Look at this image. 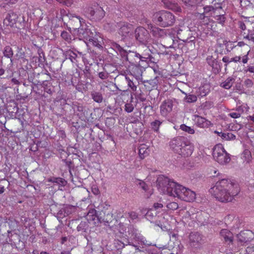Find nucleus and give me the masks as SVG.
I'll return each instance as SVG.
<instances>
[{
	"instance_id": "obj_1",
	"label": "nucleus",
	"mask_w": 254,
	"mask_h": 254,
	"mask_svg": "<svg viewBox=\"0 0 254 254\" xmlns=\"http://www.w3.org/2000/svg\"><path fill=\"white\" fill-rule=\"evenodd\" d=\"M210 192L218 200L226 202L231 201L233 196L238 194L239 189L237 185L230 180L222 179L216 182L210 190Z\"/></svg>"
},
{
	"instance_id": "obj_2",
	"label": "nucleus",
	"mask_w": 254,
	"mask_h": 254,
	"mask_svg": "<svg viewBox=\"0 0 254 254\" xmlns=\"http://www.w3.org/2000/svg\"><path fill=\"white\" fill-rule=\"evenodd\" d=\"M158 189L163 193L167 194L181 199L182 194L185 193L186 187L177 183L163 175L159 176L156 181Z\"/></svg>"
},
{
	"instance_id": "obj_3",
	"label": "nucleus",
	"mask_w": 254,
	"mask_h": 254,
	"mask_svg": "<svg viewBox=\"0 0 254 254\" xmlns=\"http://www.w3.org/2000/svg\"><path fill=\"white\" fill-rule=\"evenodd\" d=\"M170 146L174 152L185 157L190 156L193 151V146L182 137H177L171 140Z\"/></svg>"
},
{
	"instance_id": "obj_4",
	"label": "nucleus",
	"mask_w": 254,
	"mask_h": 254,
	"mask_svg": "<svg viewBox=\"0 0 254 254\" xmlns=\"http://www.w3.org/2000/svg\"><path fill=\"white\" fill-rule=\"evenodd\" d=\"M156 23L161 27L171 26L175 22V16L170 12L165 10L160 11L154 15Z\"/></svg>"
},
{
	"instance_id": "obj_5",
	"label": "nucleus",
	"mask_w": 254,
	"mask_h": 254,
	"mask_svg": "<svg viewBox=\"0 0 254 254\" xmlns=\"http://www.w3.org/2000/svg\"><path fill=\"white\" fill-rule=\"evenodd\" d=\"M3 24L19 29L23 28L25 26L24 17L12 11H10L6 15L3 20Z\"/></svg>"
},
{
	"instance_id": "obj_6",
	"label": "nucleus",
	"mask_w": 254,
	"mask_h": 254,
	"mask_svg": "<svg viewBox=\"0 0 254 254\" xmlns=\"http://www.w3.org/2000/svg\"><path fill=\"white\" fill-rule=\"evenodd\" d=\"M212 155L214 159L221 165L228 163L231 160L229 154L220 144H217L213 147Z\"/></svg>"
},
{
	"instance_id": "obj_7",
	"label": "nucleus",
	"mask_w": 254,
	"mask_h": 254,
	"mask_svg": "<svg viewBox=\"0 0 254 254\" xmlns=\"http://www.w3.org/2000/svg\"><path fill=\"white\" fill-rule=\"evenodd\" d=\"M129 235L128 237V245L135 248V250H138V245H148L144 238L138 232V230L134 228H130L129 231Z\"/></svg>"
},
{
	"instance_id": "obj_8",
	"label": "nucleus",
	"mask_w": 254,
	"mask_h": 254,
	"mask_svg": "<svg viewBox=\"0 0 254 254\" xmlns=\"http://www.w3.org/2000/svg\"><path fill=\"white\" fill-rule=\"evenodd\" d=\"M201 10V7L197 9L198 11L196 15L199 19L204 20L206 19V21L209 20V17H212V15L215 14V13H217L219 9L215 8L211 5L204 6Z\"/></svg>"
},
{
	"instance_id": "obj_9",
	"label": "nucleus",
	"mask_w": 254,
	"mask_h": 254,
	"mask_svg": "<svg viewBox=\"0 0 254 254\" xmlns=\"http://www.w3.org/2000/svg\"><path fill=\"white\" fill-rule=\"evenodd\" d=\"M86 12L88 17L95 20H100L105 16V12L101 7H97L95 8L90 7Z\"/></svg>"
},
{
	"instance_id": "obj_10",
	"label": "nucleus",
	"mask_w": 254,
	"mask_h": 254,
	"mask_svg": "<svg viewBox=\"0 0 254 254\" xmlns=\"http://www.w3.org/2000/svg\"><path fill=\"white\" fill-rule=\"evenodd\" d=\"M190 246L195 249H199L203 243L202 236L197 232L191 233L189 236Z\"/></svg>"
},
{
	"instance_id": "obj_11",
	"label": "nucleus",
	"mask_w": 254,
	"mask_h": 254,
	"mask_svg": "<svg viewBox=\"0 0 254 254\" xmlns=\"http://www.w3.org/2000/svg\"><path fill=\"white\" fill-rule=\"evenodd\" d=\"M134 34L136 40L140 43L147 41L149 38L148 31L143 27L136 28L134 30Z\"/></svg>"
},
{
	"instance_id": "obj_12",
	"label": "nucleus",
	"mask_w": 254,
	"mask_h": 254,
	"mask_svg": "<svg viewBox=\"0 0 254 254\" xmlns=\"http://www.w3.org/2000/svg\"><path fill=\"white\" fill-rule=\"evenodd\" d=\"M86 219L88 223L92 221L95 226H98L101 223V216L98 215L95 209H90L87 214Z\"/></svg>"
},
{
	"instance_id": "obj_13",
	"label": "nucleus",
	"mask_w": 254,
	"mask_h": 254,
	"mask_svg": "<svg viewBox=\"0 0 254 254\" xmlns=\"http://www.w3.org/2000/svg\"><path fill=\"white\" fill-rule=\"evenodd\" d=\"M128 71L131 75L135 78L137 81L142 76V71L139 64H129L128 65Z\"/></svg>"
},
{
	"instance_id": "obj_14",
	"label": "nucleus",
	"mask_w": 254,
	"mask_h": 254,
	"mask_svg": "<svg viewBox=\"0 0 254 254\" xmlns=\"http://www.w3.org/2000/svg\"><path fill=\"white\" fill-rule=\"evenodd\" d=\"M106 105L107 106L106 112L111 114L119 116L122 112L121 108L118 107V105H117L115 99H112L110 103L108 102V105L106 104Z\"/></svg>"
},
{
	"instance_id": "obj_15",
	"label": "nucleus",
	"mask_w": 254,
	"mask_h": 254,
	"mask_svg": "<svg viewBox=\"0 0 254 254\" xmlns=\"http://www.w3.org/2000/svg\"><path fill=\"white\" fill-rule=\"evenodd\" d=\"M148 29L152 34L156 38H165L169 37L167 35L169 31L154 26L152 25H148Z\"/></svg>"
},
{
	"instance_id": "obj_16",
	"label": "nucleus",
	"mask_w": 254,
	"mask_h": 254,
	"mask_svg": "<svg viewBox=\"0 0 254 254\" xmlns=\"http://www.w3.org/2000/svg\"><path fill=\"white\" fill-rule=\"evenodd\" d=\"M83 19L81 18L79 16L72 14V15H69V18L68 19V25H69V28H72L74 30H78L79 26H82V21Z\"/></svg>"
},
{
	"instance_id": "obj_17",
	"label": "nucleus",
	"mask_w": 254,
	"mask_h": 254,
	"mask_svg": "<svg viewBox=\"0 0 254 254\" xmlns=\"http://www.w3.org/2000/svg\"><path fill=\"white\" fill-rule=\"evenodd\" d=\"M77 34L80 39H85L89 41H93V33L90 29L79 28L77 31Z\"/></svg>"
},
{
	"instance_id": "obj_18",
	"label": "nucleus",
	"mask_w": 254,
	"mask_h": 254,
	"mask_svg": "<svg viewBox=\"0 0 254 254\" xmlns=\"http://www.w3.org/2000/svg\"><path fill=\"white\" fill-rule=\"evenodd\" d=\"M173 103L171 100L168 99L163 102L160 106V113L163 116H166L173 109Z\"/></svg>"
},
{
	"instance_id": "obj_19",
	"label": "nucleus",
	"mask_w": 254,
	"mask_h": 254,
	"mask_svg": "<svg viewBox=\"0 0 254 254\" xmlns=\"http://www.w3.org/2000/svg\"><path fill=\"white\" fill-rule=\"evenodd\" d=\"M141 60V55L139 53L128 50V63L129 64H138Z\"/></svg>"
},
{
	"instance_id": "obj_20",
	"label": "nucleus",
	"mask_w": 254,
	"mask_h": 254,
	"mask_svg": "<svg viewBox=\"0 0 254 254\" xmlns=\"http://www.w3.org/2000/svg\"><path fill=\"white\" fill-rule=\"evenodd\" d=\"M195 199V193L187 188L185 190V193L182 194V195L181 196V199L186 201H192Z\"/></svg>"
},
{
	"instance_id": "obj_21",
	"label": "nucleus",
	"mask_w": 254,
	"mask_h": 254,
	"mask_svg": "<svg viewBox=\"0 0 254 254\" xmlns=\"http://www.w3.org/2000/svg\"><path fill=\"white\" fill-rule=\"evenodd\" d=\"M194 120L195 121L197 126L199 127H208L211 125V122L209 121L206 120L203 117L198 115L195 116Z\"/></svg>"
},
{
	"instance_id": "obj_22",
	"label": "nucleus",
	"mask_w": 254,
	"mask_h": 254,
	"mask_svg": "<svg viewBox=\"0 0 254 254\" xmlns=\"http://www.w3.org/2000/svg\"><path fill=\"white\" fill-rule=\"evenodd\" d=\"M185 5L191 9L196 8V9L201 7V3L202 0H182Z\"/></svg>"
},
{
	"instance_id": "obj_23",
	"label": "nucleus",
	"mask_w": 254,
	"mask_h": 254,
	"mask_svg": "<svg viewBox=\"0 0 254 254\" xmlns=\"http://www.w3.org/2000/svg\"><path fill=\"white\" fill-rule=\"evenodd\" d=\"M112 48L122 58H124L126 61H127V52L123 47L119 44L113 43L112 44Z\"/></svg>"
},
{
	"instance_id": "obj_24",
	"label": "nucleus",
	"mask_w": 254,
	"mask_h": 254,
	"mask_svg": "<svg viewBox=\"0 0 254 254\" xmlns=\"http://www.w3.org/2000/svg\"><path fill=\"white\" fill-rule=\"evenodd\" d=\"M204 29L206 30L205 33L207 35L211 36L214 35V33L216 32V24L214 21H209L208 22L206 23Z\"/></svg>"
},
{
	"instance_id": "obj_25",
	"label": "nucleus",
	"mask_w": 254,
	"mask_h": 254,
	"mask_svg": "<svg viewBox=\"0 0 254 254\" xmlns=\"http://www.w3.org/2000/svg\"><path fill=\"white\" fill-rule=\"evenodd\" d=\"M6 111L12 116H15L18 111V107L15 102H10L6 106Z\"/></svg>"
},
{
	"instance_id": "obj_26",
	"label": "nucleus",
	"mask_w": 254,
	"mask_h": 254,
	"mask_svg": "<svg viewBox=\"0 0 254 254\" xmlns=\"http://www.w3.org/2000/svg\"><path fill=\"white\" fill-rule=\"evenodd\" d=\"M139 157L142 159L147 156L149 154L148 146L145 144H141L137 148Z\"/></svg>"
},
{
	"instance_id": "obj_27",
	"label": "nucleus",
	"mask_w": 254,
	"mask_h": 254,
	"mask_svg": "<svg viewBox=\"0 0 254 254\" xmlns=\"http://www.w3.org/2000/svg\"><path fill=\"white\" fill-rule=\"evenodd\" d=\"M143 48L144 49V51L141 55V58L142 59L141 61H144L145 60H149L150 62L154 63L155 62L153 61L154 59L152 56L150 52V50L148 49L146 46H144Z\"/></svg>"
},
{
	"instance_id": "obj_28",
	"label": "nucleus",
	"mask_w": 254,
	"mask_h": 254,
	"mask_svg": "<svg viewBox=\"0 0 254 254\" xmlns=\"http://www.w3.org/2000/svg\"><path fill=\"white\" fill-rule=\"evenodd\" d=\"M220 234L226 242H229V243L233 242V234L228 230L226 229L221 230Z\"/></svg>"
},
{
	"instance_id": "obj_29",
	"label": "nucleus",
	"mask_w": 254,
	"mask_h": 254,
	"mask_svg": "<svg viewBox=\"0 0 254 254\" xmlns=\"http://www.w3.org/2000/svg\"><path fill=\"white\" fill-rule=\"evenodd\" d=\"M89 223L87 221H81L80 224L77 227V230L78 232L81 233H87L89 230Z\"/></svg>"
},
{
	"instance_id": "obj_30",
	"label": "nucleus",
	"mask_w": 254,
	"mask_h": 254,
	"mask_svg": "<svg viewBox=\"0 0 254 254\" xmlns=\"http://www.w3.org/2000/svg\"><path fill=\"white\" fill-rule=\"evenodd\" d=\"M206 61L208 64L213 68L219 69L220 66L218 61L216 59L213 58L212 56H208L206 58Z\"/></svg>"
},
{
	"instance_id": "obj_31",
	"label": "nucleus",
	"mask_w": 254,
	"mask_h": 254,
	"mask_svg": "<svg viewBox=\"0 0 254 254\" xmlns=\"http://www.w3.org/2000/svg\"><path fill=\"white\" fill-rule=\"evenodd\" d=\"M2 53L3 56L7 58L10 59L11 63H12L13 60L12 58L13 55V52L12 48L10 46H5L2 51Z\"/></svg>"
},
{
	"instance_id": "obj_32",
	"label": "nucleus",
	"mask_w": 254,
	"mask_h": 254,
	"mask_svg": "<svg viewBox=\"0 0 254 254\" xmlns=\"http://www.w3.org/2000/svg\"><path fill=\"white\" fill-rule=\"evenodd\" d=\"M235 78L232 77L227 78L224 82L221 83L220 86L226 89H229L235 82Z\"/></svg>"
},
{
	"instance_id": "obj_33",
	"label": "nucleus",
	"mask_w": 254,
	"mask_h": 254,
	"mask_svg": "<svg viewBox=\"0 0 254 254\" xmlns=\"http://www.w3.org/2000/svg\"><path fill=\"white\" fill-rule=\"evenodd\" d=\"M48 182L56 184L61 187H64L67 184V181L61 178H51L48 179Z\"/></svg>"
},
{
	"instance_id": "obj_34",
	"label": "nucleus",
	"mask_w": 254,
	"mask_h": 254,
	"mask_svg": "<svg viewBox=\"0 0 254 254\" xmlns=\"http://www.w3.org/2000/svg\"><path fill=\"white\" fill-rule=\"evenodd\" d=\"M92 99L96 102L100 103L103 101V97L102 93L96 91H92L91 92Z\"/></svg>"
},
{
	"instance_id": "obj_35",
	"label": "nucleus",
	"mask_w": 254,
	"mask_h": 254,
	"mask_svg": "<svg viewBox=\"0 0 254 254\" xmlns=\"http://www.w3.org/2000/svg\"><path fill=\"white\" fill-rule=\"evenodd\" d=\"M225 12L224 11L219 12L218 15L215 14L212 15V17L219 24H224L226 21V17L225 16Z\"/></svg>"
},
{
	"instance_id": "obj_36",
	"label": "nucleus",
	"mask_w": 254,
	"mask_h": 254,
	"mask_svg": "<svg viewBox=\"0 0 254 254\" xmlns=\"http://www.w3.org/2000/svg\"><path fill=\"white\" fill-rule=\"evenodd\" d=\"M210 91V85L207 84L200 86L198 89V92L202 97L206 96L209 93Z\"/></svg>"
},
{
	"instance_id": "obj_37",
	"label": "nucleus",
	"mask_w": 254,
	"mask_h": 254,
	"mask_svg": "<svg viewBox=\"0 0 254 254\" xmlns=\"http://www.w3.org/2000/svg\"><path fill=\"white\" fill-rule=\"evenodd\" d=\"M197 100V96L194 94L189 93L184 98V101L187 103H192L195 102Z\"/></svg>"
},
{
	"instance_id": "obj_38",
	"label": "nucleus",
	"mask_w": 254,
	"mask_h": 254,
	"mask_svg": "<svg viewBox=\"0 0 254 254\" xmlns=\"http://www.w3.org/2000/svg\"><path fill=\"white\" fill-rule=\"evenodd\" d=\"M243 38L245 39H247L249 41H254V29L248 30V33L244 32L242 33Z\"/></svg>"
},
{
	"instance_id": "obj_39",
	"label": "nucleus",
	"mask_w": 254,
	"mask_h": 254,
	"mask_svg": "<svg viewBox=\"0 0 254 254\" xmlns=\"http://www.w3.org/2000/svg\"><path fill=\"white\" fill-rule=\"evenodd\" d=\"M146 218L150 221H151L157 216V212L156 210L150 209L145 213Z\"/></svg>"
},
{
	"instance_id": "obj_40",
	"label": "nucleus",
	"mask_w": 254,
	"mask_h": 254,
	"mask_svg": "<svg viewBox=\"0 0 254 254\" xmlns=\"http://www.w3.org/2000/svg\"><path fill=\"white\" fill-rule=\"evenodd\" d=\"M247 233L241 232L237 235L238 241L241 243H245L249 241V238L246 236Z\"/></svg>"
},
{
	"instance_id": "obj_41",
	"label": "nucleus",
	"mask_w": 254,
	"mask_h": 254,
	"mask_svg": "<svg viewBox=\"0 0 254 254\" xmlns=\"http://www.w3.org/2000/svg\"><path fill=\"white\" fill-rule=\"evenodd\" d=\"M166 40H170L172 41V44H169L168 46H166V48L176 49V48L179 47V44H178V40L175 39V37H174V38H172L171 36L167 37Z\"/></svg>"
},
{
	"instance_id": "obj_42",
	"label": "nucleus",
	"mask_w": 254,
	"mask_h": 254,
	"mask_svg": "<svg viewBox=\"0 0 254 254\" xmlns=\"http://www.w3.org/2000/svg\"><path fill=\"white\" fill-rule=\"evenodd\" d=\"M85 108V107H83L79 104L72 105V109H73L74 112L76 113L77 115L79 117H80L82 114H83V112Z\"/></svg>"
},
{
	"instance_id": "obj_43",
	"label": "nucleus",
	"mask_w": 254,
	"mask_h": 254,
	"mask_svg": "<svg viewBox=\"0 0 254 254\" xmlns=\"http://www.w3.org/2000/svg\"><path fill=\"white\" fill-rule=\"evenodd\" d=\"M60 13V18L62 19V21L64 22V23H65L64 21H67L68 20V19L69 18V15H72V14H70L69 12H67L64 9H61Z\"/></svg>"
},
{
	"instance_id": "obj_44",
	"label": "nucleus",
	"mask_w": 254,
	"mask_h": 254,
	"mask_svg": "<svg viewBox=\"0 0 254 254\" xmlns=\"http://www.w3.org/2000/svg\"><path fill=\"white\" fill-rule=\"evenodd\" d=\"M221 137L226 140H233L235 139L236 136L231 132L220 133Z\"/></svg>"
},
{
	"instance_id": "obj_45",
	"label": "nucleus",
	"mask_w": 254,
	"mask_h": 254,
	"mask_svg": "<svg viewBox=\"0 0 254 254\" xmlns=\"http://www.w3.org/2000/svg\"><path fill=\"white\" fill-rule=\"evenodd\" d=\"M61 37L68 43H70L72 41V37L70 33L64 31L61 33Z\"/></svg>"
},
{
	"instance_id": "obj_46",
	"label": "nucleus",
	"mask_w": 254,
	"mask_h": 254,
	"mask_svg": "<svg viewBox=\"0 0 254 254\" xmlns=\"http://www.w3.org/2000/svg\"><path fill=\"white\" fill-rule=\"evenodd\" d=\"M180 129L189 134H194L195 133V130L193 128L185 124L180 126Z\"/></svg>"
},
{
	"instance_id": "obj_47",
	"label": "nucleus",
	"mask_w": 254,
	"mask_h": 254,
	"mask_svg": "<svg viewBox=\"0 0 254 254\" xmlns=\"http://www.w3.org/2000/svg\"><path fill=\"white\" fill-rule=\"evenodd\" d=\"M242 157L245 161L249 162L252 158L251 151L248 149L245 150L242 154Z\"/></svg>"
},
{
	"instance_id": "obj_48",
	"label": "nucleus",
	"mask_w": 254,
	"mask_h": 254,
	"mask_svg": "<svg viewBox=\"0 0 254 254\" xmlns=\"http://www.w3.org/2000/svg\"><path fill=\"white\" fill-rule=\"evenodd\" d=\"M162 122L161 121L156 120L151 123V127L153 130L157 132Z\"/></svg>"
},
{
	"instance_id": "obj_49",
	"label": "nucleus",
	"mask_w": 254,
	"mask_h": 254,
	"mask_svg": "<svg viewBox=\"0 0 254 254\" xmlns=\"http://www.w3.org/2000/svg\"><path fill=\"white\" fill-rule=\"evenodd\" d=\"M106 217H107L106 218H102L101 217V223H103L105 226H108L109 227V228L111 229L112 226L110 225V224L112 223V221L111 220V218H110V219L108 218V217H111V215L109 214H108L107 215Z\"/></svg>"
},
{
	"instance_id": "obj_50",
	"label": "nucleus",
	"mask_w": 254,
	"mask_h": 254,
	"mask_svg": "<svg viewBox=\"0 0 254 254\" xmlns=\"http://www.w3.org/2000/svg\"><path fill=\"white\" fill-rule=\"evenodd\" d=\"M129 218L130 219V221L131 222H136L139 220L138 215L137 213L134 211H131L130 213H128Z\"/></svg>"
},
{
	"instance_id": "obj_51",
	"label": "nucleus",
	"mask_w": 254,
	"mask_h": 254,
	"mask_svg": "<svg viewBox=\"0 0 254 254\" xmlns=\"http://www.w3.org/2000/svg\"><path fill=\"white\" fill-rule=\"evenodd\" d=\"M9 182L6 180L0 181V194L4 192L5 190V186H8Z\"/></svg>"
},
{
	"instance_id": "obj_52",
	"label": "nucleus",
	"mask_w": 254,
	"mask_h": 254,
	"mask_svg": "<svg viewBox=\"0 0 254 254\" xmlns=\"http://www.w3.org/2000/svg\"><path fill=\"white\" fill-rule=\"evenodd\" d=\"M204 110H208L213 107V103L211 101H206L201 105Z\"/></svg>"
},
{
	"instance_id": "obj_53",
	"label": "nucleus",
	"mask_w": 254,
	"mask_h": 254,
	"mask_svg": "<svg viewBox=\"0 0 254 254\" xmlns=\"http://www.w3.org/2000/svg\"><path fill=\"white\" fill-rule=\"evenodd\" d=\"M119 33L123 37H126L127 35V26L124 25L119 29Z\"/></svg>"
},
{
	"instance_id": "obj_54",
	"label": "nucleus",
	"mask_w": 254,
	"mask_h": 254,
	"mask_svg": "<svg viewBox=\"0 0 254 254\" xmlns=\"http://www.w3.org/2000/svg\"><path fill=\"white\" fill-rule=\"evenodd\" d=\"M167 7L169 9L177 11H180L181 10V8L178 6L177 4L175 3H172L170 2L169 4L167 5Z\"/></svg>"
},
{
	"instance_id": "obj_55",
	"label": "nucleus",
	"mask_w": 254,
	"mask_h": 254,
	"mask_svg": "<svg viewBox=\"0 0 254 254\" xmlns=\"http://www.w3.org/2000/svg\"><path fill=\"white\" fill-rule=\"evenodd\" d=\"M240 109H237V112H231L229 114V116L232 118L237 119L240 117L242 112H240Z\"/></svg>"
},
{
	"instance_id": "obj_56",
	"label": "nucleus",
	"mask_w": 254,
	"mask_h": 254,
	"mask_svg": "<svg viewBox=\"0 0 254 254\" xmlns=\"http://www.w3.org/2000/svg\"><path fill=\"white\" fill-rule=\"evenodd\" d=\"M57 1L61 3L66 5L67 6H70L73 3V0H56Z\"/></svg>"
},
{
	"instance_id": "obj_57",
	"label": "nucleus",
	"mask_w": 254,
	"mask_h": 254,
	"mask_svg": "<svg viewBox=\"0 0 254 254\" xmlns=\"http://www.w3.org/2000/svg\"><path fill=\"white\" fill-rule=\"evenodd\" d=\"M16 56L18 57V59H24L25 57V53L24 52L22 51L21 48H18V51Z\"/></svg>"
},
{
	"instance_id": "obj_58",
	"label": "nucleus",
	"mask_w": 254,
	"mask_h": 254,
	"mask_svg": "<svg viewBox=\"0 0 254 254\" xmlns=\"http://www.w3.org/2000/svg\"><path fill=\"white\" fill-rule=\"evenodd\" d=\"M254 82L252 80L250 79H247L244 81V85L247 88H250L253 86Z\"/></svg>"
},
{
	"instance_id": "obj_59",
	"label": "nucleus",
	"mask_w": 254,
	"mask_h": 254,
	"mask_svg": "<svg viewBox=\"0 0 254 254\" xmlns=\"http://www.w3.org/2000/svg\"><path fill=\"white\" fill-rule=\"evenodd\" d=\"M167 206L169 209H171L172 210H176L178 208V204L176 202H172L169 203Z\"/></svg>"
},
{
	"instance_id": "obj_60",
	"label": "nucleus",
	"mask_w": 254,
	"mask_h": 254,
	"mask_svg": "<svg viewBox=\"0 0 254 254\" xmlns=\"http://www.w3.org/2000/svg\"><path fill=\"white\" fill-rule=\"evenodd\" d=\"M138 113H136V114L133 116V117H130L129 116V117L128 116V120H129V122L131 123H135L136 121H137L138 120V115H137L138 114Z\"/></svg>"
},
{
	"instance_id": "obj_61",
	"label": "nucleus",
	"mask_w": 254,
	"mask_h": 254,
	"mask_svg": "<svg viewBox=\"0 0 254 254\" xmlns=\"http://www.w3.org/2000/svg\"><path fill=\"white\" fill-rule=\"evenodd\" d=\"M128 86L130 87L132 91H134L136 89L135 84L130 79L128 80Z\"/></svg>"
},
{
	"instance_id": "obj_62",
	"label": "nucleus",
	"mask_w": 254,
	"mask_h": 254,
	"mask_svg": "<svg viewBox=\"0 0 254 254\" xmlns=\"http://www.w3.org/2000/svg\"><path fill=\"white\" fill-rule=\"evenodd\" d=\"M99 77L102 79H105L108 77V73L106 71L100 72L98 73Z\"/></svg>"
},
{
	"instance_id": "obj_63",
	"label": "nucleus",
	"mask_w": 254,
	"mask_h": 254,
	"mask_svg": "<svg viewBox=\"0 0 254 254\" xmlns=\"http://www.w3.org/2000/svg\"><path fill=\"white\" fill-rule=\"evenodd\" d=\"M238 25L239 28L243 31H245L247 28L245 23L243 21H239Z\"/></svg>"
},
{
	"instance_id": "obj_64",
	"label": "nucleus",
	"mask_w": 254,
	"mask_h": 254,
	"mask_svg": "<svg viewBox=\"0 0 254 254\" xmlns=\"http://www.w3.org/2000/svg\"><path fill=\"white\" fill-rule=\"evenodd\" d=\"M245 72H249L250 73H254V66L249 65L246 68L244 69Z\"/></svg>"
}]
</instances>
